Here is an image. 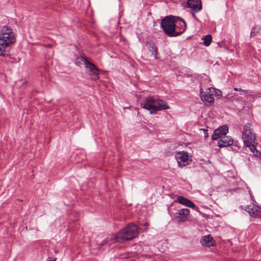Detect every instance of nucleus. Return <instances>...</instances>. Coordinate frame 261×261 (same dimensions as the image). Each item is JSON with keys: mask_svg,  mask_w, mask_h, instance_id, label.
<instances>
[{"mask_svg": "<svg viewBox=\"0 0 261 261\" xmlns=\"http://www.w3.org/2000/svg\"><path fill=\"white\" fill-rule=\"evenodd\" d=\"M242 138L245 145L250 148L254 155L257 157L260 156L261 153L256 148V137L253 133L251 124L248 123L244 126L242 132Z\"/></svg>", "mask_w": 261, "mask_h": 261, "instance_id": "1", "label": "nucleus"}, {"mask_svg": "<svg viewBox=\"0 0 261 261\" xmlns=\"http://www.w3.org/2000/svg\"><path fill=\"white\" fill-rule=\"evenodd\" d=\"M15 41L14 33L11 27L4 26L0 30V56H5L6 48Z\"/></svg>", "mask_w": 261, "mask_h": 261, "instance_id": "2", "label": "nucleus"}, {"mask_svg": "<svg viewBox=\"0 0 261 261\" xmlns=\"http://www.w3.org/2000/svg\"><path fill=\"white\" fill-rule=\"evenodd\" d=\"M142 108L149 111L150 114L156 113L157 111L169 108L167 103L162 99L158 100L152 97L147 98L141 103Z\"/></svg>", "mask_w": 261, "mask_h": 261, "instance_id": "3", "label": "nucleus"}, {"mask_svg": "<svg viewBox=\"0 0 261 261\" xmlns=\"http://www.w3.org/2000/svg\"><path fill=\"white\" fill-rule=\"evenodd\" d=\"M176 25V17L172 16L165 17L161 22V28L165 34L170 37L175 36V31L178 28Z\"/></svg>", "mask_w": 261, "mask_h": 261, "instance_id": "4", "label": "nucleus"}, {"mask_svg": "<svg viewBox=\"0 0 261 261\" xmlns=\"http://www.w3.org/2000/svg\"><path fill=\"white\" fill-rule=\"evenodd\" d=\"M120 238V241L123 242L130 240L137 237L138 234V228L137 225L130 224L118 232Z\"/></svg>", "mask_w": 261, "mask_h": 261, "instance_id": "5", "label": "nucleus"}, {"mask_svg": "<svg viewBox=\"0 0 261 261\" xmlns=\"http://www.w3.org/2000/svg\"><path fill=\"white\" fill-rule=\"evenodd\" d=\"M83 63H84L86 72L92 80H97L99 79V70L94 63L90 60L83 56Z\"/></svg>", "mask_w": 261, "mask_h": 261, "instance_id": "6", "label": "nucleus"}, {"mask_svg": "<svg viewBox=\"0 0 261 261\" xmlns=\"http://www.w3.org/2000/svg\"><path fill=\"white\" fill-rule=\"evenodd\" d=\"M189 214V209L181 208L174 213V217L178 222H184L188 220Z\"/></svg>", "mask_w": 261, "mask_h": 261, "instance_id": "7", "label": "nucleus"}, {"mask_svg": "<svg viewBox=\"0 0 261 261\" xmlns=\"http://www.w3.org/2000/svg\"><path fill=\"white\" fill-rule=\"evenodd\" d=\"M175 158L178 163V165L180 167H182L187 165L186 163L189 159V155L187 152L181 151L177 152L175 155Z\"/></svg>", "mask_w": 261, "mask_h": 261, "instance_id": "8", "label": "nucleus"}, {"mask_svg": "<svg viewBox=\"0 0 261 261\" xmlns=\"http://www.w3.org/2000/svg\"><path fill=\"white\" fill-rule=\"evenodd\" d=\"M228 132V127L227 125H224L216 129L212 135V139L214 140L221 139L222 136L226 135Z\"/></svg>", "mask_w": 261, "mask_h": 261, "instance_id": "9", "label": "nucleus"}, {"mask_svg": "<svg viewBox=\"0 0 261 261\" xmlns=\"http://www.w3.org/2000/svg\"><path fill=\"white\" fill-rule=\"evenodd\" d=\"M120 238L119 236L118 233L116 234H111L108 236L105 240L101 242V246L107 245L110 246L112 244H115L116 242H122L120 241Z\"/></svg>", "mask_w": 261, "mask_h": 261, "instance_id": "10", "label": "nucleus"}, {"mask_svg": "<svg viewBox=\"0 0 261 261\" xmlns=\"http://www.w3.org/2000/svg\"><path fill=\"white\" fill-rule=\"evenodd\" d=\"M187 5L191 11L199 12L202 9L201 0H188Z\"/></svg>", "mask_w": 261, "mask_h": 261, "instance_id": "11", "label": "nucleus"}, {"mask_svg": "<svg viewBox=\"0 0 261 261\" xmlns=\"http://www.w3.org/2000/svg\"><path fill=\"white\" fill-rule=\"evenodd\" d=\"M245 210L250 216L254 218L261 217V208L255 205H248Z\"/></svg>", "mask_w": 261, "mask_h": 261, "instance_id": "12", "label": "nucleus"}, {"mask_svg": "<svg viewBox=\"0 0 261 261\" xmlns=\"http://www.w3.org/2000/svg\"><path fill=\"white\" fill-rule=\"evenodd\" d=\"M233 143V140L231 137L225 135L220 139L218 145L220 148L226 147L231 145Z\"/></svg>", "mask_w": 261, "mask_h": 261, "instance_id": "13", "label": "nucleus"}, {"mask_svg": "<svg viewBox=\"0 0 261 261\" xmlns=\"http://www.w3.org/2000/svg\"><path fill=\"white\" fill-rule=\"evenodd\" d=\"M177 201L186 206L192 208L195 210H197L198 209L197 207L192 201L182 196H179L177 197Z\"/></svg>", "mask_w": 261, "mask_h": 261, "instance_id": "14", "label": "nucleus"}, {"mask_svg": "<svg viewBox=\"0 0 261 261\" xmlns=\"http://www.w3.org/2000/svg\"><path fill=\"white\" fill-rule=\"evenodd\" d=\"M202 89L200 91V97L202 101L206 105H211L214 101V98L213 94L210 93H206L202 91Z\"/></svg>", "mask_w": 261, "mask_h": 261, "instance_id": "15", "label": "nucleus"}, {"mask_svg": "<svg viewBox=\"0 0 261 261\" xmlns=\"http://www.w3.org/2000/svg\"><path fill=\"white\" fill-rule=\"evenodd\" d=\"M176 20L177 21L176 27H178L177 29L179 28V32L175 31V36L184 33L187 27L186 22L182 18L177 17H176Z\"/></svg>", "mask_w": 261, "mask_h": 261, "instance_id": "16", "label": "nucleus"}, {"mask_svg": "<svg viewBox=\"0 0 261 261\" xmlns=\"http://www.w3.org/2000/svg\"><path fill=\"white\" fill-rule=\"evenodd\" d=\"M201 245L203 246H213L214 244V240L210 234L203 236L200 240Z\"/></svg>", "mask_w": 261, "mask_h": 261, "instance_id": "17", "label": "nucleus"}, {"mask_svg": "<svg viewBox=\"0 0 261 261\" xmlns=\"http://www.w3.org/2000/svg\"><path fill=\"white\" fill-rule=\"evenodd\" d=\"M146 46L148 49L150 50V52H151L152 54L154 56L155 58L156 59L157 58V48L155 46V43L151 41H147L146 43Z\"/></svg>", "mask_w": 261, "mask_h": 261, "instance_id": "18", "label": "nucleus"}, {"mask_svg": "<svg viewBox=\"0 0 261 261\" xmlns=\"http://www.w3.org/2000/svg\"><path fill=\"white\" fill-rule=\"evenodd\" d=\"M212 40V37L211 35H207L203 39V44L205 46H208L211 44Z\"/></svg>", "mask_w": 261, "mask_h": 261, "instance_id": "19", "label": "nucleus"}, {"mask_svg": "<svg viewBox=\"0 0 261 261\" xmlns=\"http://www.w3.org/2000/svg\"><path fill=\"white\" fill-rule=\"evenodd\" d=\"M260 30V28L258 26L254 27L251 31L250 35L251 36H255L257 33L259 32Z\"/></svg>", "mask_w": 261, "mask_h": 261, "instance_id": "20", "label": "nucleus"}, {"mask_svg": "<svg viewBox=\"0 0 261 261\" xmlns=\"http://www.w3.org/2000/svg\"><path fill=\"white\" fill-rule=\"evenodd\" d=\"M82 63V56H80L76 58V59L75 61V63L76 65L79 66H81V64Z\"/></svg>", "mask_w": 261, "mask_h": 261, "instance_id": "21", "label": "nucleus"}, {"mask_svg": "<svg viewBox=\"0 0 261 261\" xmlns=\"http://www.w3.org/2000/svg\"><path fill=\"white\" fill-rule=\"evenodd\" d=\"M234 90L236 91H242L244 94H246L247 93V90H243L242 89H240V88H234Z\"/></svg>", "mask_w": 261, "mask_h": 261, "instance_id": "22", "label": "nucleus"}, {"mask_svg": "<svg viewBox=\"0 0 261 261\" xmlns=\"http://www.w3.org/2000/svg\"><path fill=\"white\" fill-rule=\"evenodd\" d=\"M202 131H203V133H204V137H205V138L207 137H208V135L207 130V129H202Z\"/></svg>", "mask_w": 261, "mask_h": 261, "instance_id": "23", "label": "nucleus"}, {"mask_svg": "<svg viewBox=\"0 0 261 261\" xmlns=\"http://www.w3.org/2000/svg\"><path fill=\"white\" fill-rule=\"evenodd\" d=\"M216 94L218 96H219V95H221L222 94V92L220 90H217L216 91Z\"/></svg>", "mask_w": 261, "mask_h": 261, "instance_id": "24", "label": "nucleus"}, {"mask_svg": "<svg viewBox=\"0 0 261 261\" xmlns=\"http://www.w3.org/2000/svg\"><path fill=\"white\" fill-rule=\"evenodd\" d=\"M195 12H195V11H191V13H192V14L193 17L195 19H197V17H196V15H195Z\"/></svg>", "mask_w": 261, "mask_h": 261, "instance_id": "25", "label": "nucleus"}, {"mask_svg": "<svg viewBox=\"0 0 261 261\" xmlns=\"http://www.w3.org/2000/svg\"><path fill=\"white\" fill-rule=\"evenodd\" d=\"M249 192L250 196L252 197L251 192L250 191H249Z\"/></svg>", "mask_w": 261, "mask_h": 261, "instance_id": "26", "label": "nucleus"}, {"mask_svg": "<svg viewBox=\"0 0 261 261\" xmlns=\"http://www.w3.org/2000/svg\"><path fill=\"white\" fill-rule=\"evenodd\" d=\"M48 261H56V259H53V260H48Z\"/></svg>", "mask_w": 261, "mask_h": 261, "instance_id": "27", "label": "nucleus"}]
</instances>
